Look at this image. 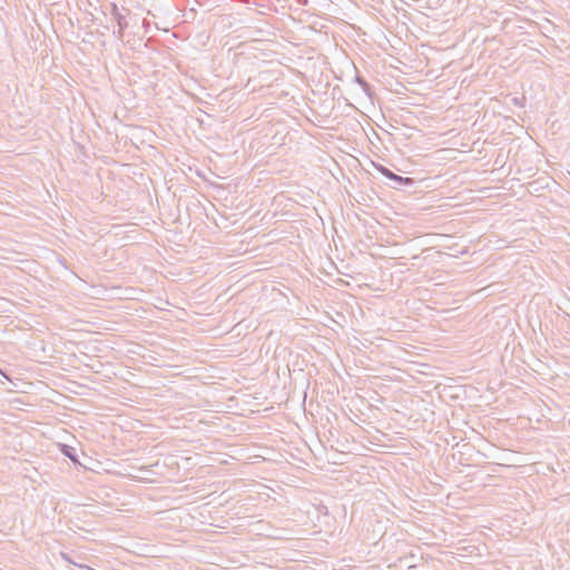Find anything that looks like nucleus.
I'll return each mask as SVG.
<instances>
[{"label":"nucleus","instance_id":"obj_1","mask_svg":"<svg viewBox=\"0 0 570 570\" xmlns=\"http://www.w3.org/2000/svg\"><path fill=\"white\" fill-rule=\"evenodd\" d=\"M375 169L385 178L392 180L394 184L392 185L393 188H397L399 186H412L414 184V179L411 177H402L400 175H396L391 169L383 165H375Z\"/></svg>","mask_w":570,"mask_h":570},{"label":"nucleus","instance_id":"obj_2","mask_svg":"<svg viewBox=\"0 0 570 570\" xmlns=\"http://www.w3.org/2000/svg\"><path fill=\"white\" fill-rule=\"evenodd\" d=\"M110 14L114 17L117 26L120 27V29H127L128 22L126 20V16L120 12L118 6L115 2L110 3Z\"/></svg>","mask_w":570,"mask_h":570},{"label":"nucleus","instance_id":"obj_3","mask_svg":"<svg viewBox=\"0 0 570 570\" xmlns=\"http://www.w3.org/2000/svg\"><path fill=\"white\" fill-rule=\"evenodd\" d=\"M59 449L61 454H63L66 458H68L72 463L78 464L79 459L77 454L76 448L69 445V444H59Z\"/></svg>","mask_w":570,"mask_h":570},{"label":"nucleus","instance_id":"obj_4","mask_svg":"<svg viewBox=\"0 0 570 570\" xmlns=\"http://www.w3.org/2000/svg\"><path fill=\"white\" fill-rule=\"evenodd\" d=\"M355 81L361 86L362 90L371 97L372 95V91H371V86L370 83L361 76L356 75L355 76Z\"/></svg>","mask_w":570,"mask_h":570},{"label":"nucleus","instance_id":"obj_5","mask_svg":"<svg viewBox=\"0 0 570 570\" xmlns=\"http://www.w3.org/2000/svg\"><path fill=\"white\" fill-rule=\"evenodd\" d=\"M125 30H126V29H120V27H118V29H117V30H114V32H112V33H114V36L116 37V39L121 40V39H122V37H124V31H125Z\"/></svg>","mask_w":570,"mask_h":570}]
</instances>
